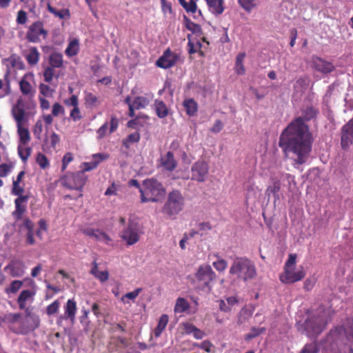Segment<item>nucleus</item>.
<instances>
[{"label": "nucleus", "mask_w": 353, "mask_h": 353, "mask_svg": "<svg viewBox=\"0 0 353 353\" xmlns=\"http://www.w3.org/2000/svg\"><path fill=\"white\" fill-rule=\"evenodd\" d=\"M318 111L308 106L302 112V115L293 120L282 132L279 145L288 154L292 153L294 160L298 164L304 163L312 150V137L309 127L305 124L316 117Z\"/></svg>", "instance_id": "1"}, {"label": "nucleus", "mask_w": 353, "mask_h": 353, "mask_svg": "<svg viewBox=\"0 0 353 353\" xmlns=\"http://www.w3.org/2000/svg\"><path fill=\"white\" fill-rule=\"evenodd\" d=\"M36 106L31 100L19 98L11 109V114L16 123L18 144H28L30 141V131L27 127L32 110Z\"/></svg>", "instance_id": "2"}, {"label": "nucleus", "mask_w": 353, "mask_h": 353, "mask_svg": "<svg viewBox=\"0 0 353 353\" xmlns=\"http://www.w3.org/2000/svg\"><path fill=\"white\" fill-rule=\"evenodd\" d=\"M330 350L334 353H353V327H336L331 330L326 339Z\"/></svg>", "instance_id": "3"}, {"label": "nucleus", "mask_w": 353, "mask_h": 353, "mask_svg": "<svg viewBox=\"0 0 353 353\" xmlns=\"http://www.w3.org/2000/svg\"><path fill=\"white\" fill-rule=\"evenodd\" d=\"M230 274L236 276L239 279L247 281L256 275L254 263L246 257L236 258L230 268Z\"/></svg>", "instance_id": "4"}, {"label": "nucleus", "mask_w": 353, "mask_h": 353, "mask_svg": "<svg viewBox=\"0 0 353 353\" xmlns=\"http://www.w3.org/2000/svg\"><path fill=\"white\" fill-rule=\"evenodd\" d=\"M140 193L142 203L158 202L165 195V190L157 179H149L144 180Z\"/></svg>", "instance_id": "5"}, {"label": "nucleus", "mask_w": 353, "mask_h": 353, "mask_svg": "<svg viewBox=\"0 0 353 353\" xmlns=\"http://www.w3.org/2000/svg\"><path fill=\"white\" fill-rule=\"evenodd\" d=\"M296 255L290 254L285 262L284 272L280 275V280L283 283H294L302 280L305 272L303 267L296 269Z\"/></svg>", "instance_id": "6"}, {"label": "nucleus", "mask_w": 353, "mask_h": 353, "mask_svg": "<svg viewBox=\"0 0 353 353\" xmlns=\"http://www.w3.org/2000/svg\"><path fill=\"white\" fill-rule=\"evenodd\" d=\"M141 234L137 219L130 216L127 225L121 231L119 236L128 245H132L139 241Z\"/></svg>", "instance_id": "7"}, {"label": "nucleus", "mask_w": 353, "mask_h": 353, "mask_svg": "<svg viewBox=\"0 0 353 353\" xmlns=\"http://www.w3.org/2000/svg\"><path fill=\"white\" fill-rule=\"evenodd\" d=\"M183 206L184 198L183 195L179 191L173 190L168 196V199L163 208V212L172 217L182 211Z\"/></svg>", "instance_id": "8"}, {"label": "nucleus", "mask_w": 353, "mask_h": 353, "mask_svg": "<svg viewBox=\"0 0 353 353\" xmlns=\"http://www.w3.org/2000/svg\"><path fill=\"white\" fill-rule=\"evenodd\" d=\"M86 181V177L83 172L67 174L63 176L60 181L63 186L70 189L81 191Z\"/></svg>", "instance_id": "9"}, {"label": "nucleus", "mask_w": 353, "mask_h": 353, "mask_svg": "<svg viewBox=\"0 0 353 353\" xmlns=\"http://www.w3.org/2000/svg\"><path fill=\"white\" fill-rule=\"evenodd\" d=\"M39 320L37 316L27 315L19 321L18 327L14 325L11 330L17 334H27L39 327Z\"/></svg>", "instance_id": "10"}, {"label": "nucleus", "mask_w": 353, "mask_h": 353, "mask_svg": "<svg viewBox=\"0 0 353 353\" xmlns=\"http://www.w3.org/2000/svg\"><path fill=\"white\" fill-rule=\"evenodd\" d=\"M322 312L323 313L316 318L311 319L305 322V330L310 336L321 333L327 322V312L323 310Z\"/></svg>", "instance_id": "11"}, {"label": "nucleus", "mask_w": 353, "mask_h": 353, "mask_svg": "<svg viewBox=\"0 0 353 353\" xmlns=\"http://www.w3.org/2000/svg\"><path fill=\"white\" fill-rule=\"evenodd\" d=\"M180 59V55L172 52L169 48L165 50L163 54L156 61V65L163 69H168L174 66Z\"/></svg>", "instance_id": "12"}, {"label": "nucleus", "mask_w": 353, "mask_h": 353, "mask_svg": "<svg viewBox=\"0 0 353 353\" xmlns=\"http://www.w3.org/2000/svg\"><path fill=\"white\" fill-rule=\"evenodd\" d=\"M208 172L209 165L208 163L204 161H198L191 168V179L198 182H203L206 179Z\"/></svg>", "instance_id": "13"}, {"label": "nucleus", "mask_w": 353, "mask_h": 353, "mask_svg": "<svg viewBox=\"0 0 353 353\" xmlns=\"http://www.w3.org/2000/svg\"><path fill=\"white\" fill-rule=\"evenodd\" d=\"M196 279L205 287H210L211 282L215 279V273L209 265H201L196 274Z\"/></svg>", "instance_id": "14"}, {"label": "nucleus", "mask_w": 353, "mask_h": 353, "mask_svg": "<svg viewBox=\"0 0 353 353\" xmlns=\"http://www.w3.org/2000/svg\"><path fill=\"white\" fill-rule=\"evenodd\" d=\"M47 34V31L43 28V23L40 21H37L29 27L27 38L30 41L37 43L40 41L41 37L45 39Z\"/></svg>", "instance_id": "15"}, {"label": "nucleus", "mask_w": 353, "mask_h": 353, "mask_svg": "<svg viewBox=\"0 0 353 353\" xmlns=\"http://www.w3.org/2000/svg\"><path fill=\"white\" fill-rule=\"evenodd\" d=\"M353 143V117L341 128V145L347 150Z\"/></svg>", "instance_id": "16"}, {"label": "nucleus", "mask_w": 353, "mask_h": 353, "mask_svg": "<svg viewBox=\"0 0 353 353\" xmlns=\"http://www.w3.org/2000/svg\"><path fill=\"white\" fill-rule=\"evenodd\" d=\"M26 265L21 260H12L5 268L4 271L12 277H21L25 273Z\"/></svg>", "instance_id": "17"}, {"label": "nucleus", "mask_w": 353, "mask_h": 353, "mask_svg": "<svg viewBox=\"0 0 353 353\" xmlns=\"http://www.w3.org/2000/svg\"><path fill=\"white\" fill-rule=\"evenodd\" d=\"M32 79L33 77L32 74H27L24 75L19 82V85L21 92L29 97L28 99L25 98H23V99L26 101L31 100L34 103V101L31 99L35 93V90L30 83V81H32ZM21 98L23 99V97Z\"/></svg>", "instance_id": "18"}, {"label": "nucleus", "mask_w": 353, "mask_h": 353, "mask_svg": "<svg viewBox=\"0 0 353 353\" xmlns=\"http://www.w3.org/2000/svg\"><path fill=\"white\" fill-rule=\"evenodd\" d=\"M312 67L316 71L325 74L330 73L335 69V67L332 62L325 61L317 57L312 59Z\"/></svg>", "instance_id": "19"}, {"label": "nucleus", "mask_w": 353, "mask_h": 353, "mask_svg": "<svg viewBox=\"0 0 353 353\" xmlns=\"http://www.w3.org/2000/svg\"><path fill=\"white\" fill-rule=\"evenodd\" d=\"M3 64L6 68V75H12L15 73L17 69L22 67L20 58L17 55H11L3 60Z\"/></svg>", "instance_id": "20"}, {"label": "nucleus", "mask_w": 353, "mask_h": 353, "mask_svg": "<svg viewBox=\"0 0 353 353\" xmlns=\"http://www.w3.org/2000/svg\"><path fill=\"white\" fill-rule=\"evenodd\" d=\"M35 292L32 290H22L17 299V303L21 310L26 308L28 304H30L34 301Z\"/></svg>", "instance_id": "21"}, {"label": "nucleus", "mask_w": 353, "mask_h": 353, "mask_svg": "<svg viewBox=\"0 0 353 353\" xmlns=\"http://www.w3.org/2000/svg\"><path fill=\"white\" fill-rule=\"evenodd\" d=\"M161 166L167 171H173L177 165V162L174 157V154L172 152L169 151L163 156H161Z\"/></svg>", "instance_id": "22"}, {"label": "nucleus", "mask_w": 353, "mask_h": 353, "mask_svg": "<svg viewBox=\"0 0 353 353\" xmlns=\"http://www.w3.org/2000/svg\"><path fill=\"white\" fill-rule=\"evenodd\" d=\"M28 196H20L14 200L15 210L12 212L13 216L17 219H21L26 210L24 203L28 201Z\"/></svg>", "instance_id": "23"}, {"label": "nucleus", "mask_w": 353, "mask_h": 353, "mask_svg": "<svg viewBox=\"0 0 353 353\" xmlns=\"http://www.w3.org/2000/svg\"><path fill=\"white\" fill-rule=\"evenodd\" d=\"M209 11L217 16L221 14L224 11L223 0H205Z\"/></svg>", "instance_id": "24"}, {"label": "nucleus", "mask_w": 353, "mask_h": 353, "mask_svg": "<svg viewBox=\"0 0 353 353\" xmlns=\"http://www.w3.org/2000/svg\"><path fill=\"white\" fill-rule=\"evenodd\" d=\"M77 312V304L74 299L68 300L66 305L64 306V319H70L74 322Z\"/></svg>", "instance_id": "25"}, {"label": "nucleus", "mask_w": 353, "mask_h": 353, "mask_svg": "<svg viewBox=\"0 0 353 353\" xmlns=\"http://www.w3.org/2000/svg\"><path fill=\"white\" fill-rule=\"evenodd\" d=\"M79 40L77 38H70L65 50V53L68 57H72L79 53Z\"/></svg>", "instance_id": "26"}, {"label": "nucleus", "mask_w": 353, "mask_h": 353, "mask_svg": "<svg viewBox=\"0 0 353 353\" xmlns=\"http://www.w3.org/2000/svg\"><path fill=\"white\" fill-rule=\"evenodd\" d=\"M152 99L151 94H146L145 96L137 97L132 101V107L135 108L136 110H140L145 108Z\"/></svg>", "instance_id": "27"}, {"label": "nucleus", "mask_w": 353, "mask_h": 353, "mask_svg": "<svg viewBox=\"0 0 353 353\" xmlns=\"http://www.w3.org/2000/svg\"><path fill=\"white\" fill-rule=\"evenodd\" d=\"M168 323V316L167 314H162L159 320L158 325L154 330V335L156 338L161 336L163 331L166 327Z\"/></svg>", "instance_id": "28"}, {"label": "nucleus", "mask_w": 353, "mask_h": 353, "mask_svg": "<svg viewBox=\"0 0 353 353\" xmlns=\"http://www.w3.org/2000/svg\"><path fill=\"white\" fill-rule=\"evenodd\" d=\"M245 57V53L241 52L237 55V57L236 58L234 70H235V72L239 75H243L245 72V67L243 63Z\"/></svg>", "instance_id": "29"}, {"label": "nucleus", "mask_w": 353, "mask_h": 353, "mask_svg": "<svg viewBox=\"0 0 353 353\" xmlns=\"http://www.w3.org/2000/svg\"><path fill=\"white\" fill-rule=\"evenodd\" d=\"M183 106L185 109L187 114L189 116H193L198 110L197 103L192 99H185L183 101Z\"/></svg>", "instance_id": "30"}, {"label": "nucleus", "mask_w": 353, "mask_h": 353, "mask_svg": "<svg viewBox=\"0 0 353 353\" xmlns=\"http://www.w3.org/2000/svg\"><path fill=\"white\" fill-rule=\"evenodd\" d=\"M47 8L50 13L54 14L55 17L59 18L60 19L70 18V14L68 9H62L61 10H57L54 8H53L50 3H48Z\"/></svg>", "instance_id": "31"}, {"label": "nucleus", "mask_w": 353, "mask_h": 353, "mask_svg": "<svg viewBox=\"0 0 353 353\" xmlns=\"http://www.w3.org/2000/svg\"><path fill=\"white\" fill-rule=\"evenodd\" d=\"M190 308V304L186 299L179 297L176 299L174 311L175 313H182Z\"/></svg>", "instance_id": "32"}, {"label": "nucleus", "mask_w": 353, "mask_h": 353, "mask_svg": "<svg viewBox=\"0 0 353 353\" xmlns=\"http://www.w3.org/2000/svg\"><path fill=\"white\" fill-rule=\"evenodd\" d=\"M154 108L156 113L159 118H165L168 114V109L162 101L156 100Z\"/></svg>", "instance_id": "33"}, {"label": "nucleus", "mask_w": 353, "mask_h": 353, "mask_svg": "<svg viewBox=\"0 0 353 353\" xmlns=\"http://www.w3.org/2000/svg\"><path fill=\"white\" fill-rule=\"evenodd\" d=\"M28 144H18L17 151L19 156L21 160L25 163L30 156L32 149L27 146Z\"/></svg>", "instance_id": "34"}, {"label": "nucleus", "mask_w": 353, "mask_h": 353, "mask_svg": "<svg viewBox=\"0 0 353 353\" xmlns=\"http://www.w3.org/2000/svg\"><path fill=\"white\" fill-rule=\"evenodd\" d=\"M50 67L53 68H59L63 65V56L58 52H54L50 56Z\"/></svg>", "instance_id": "35"}, {"label": "nucleus", "mask_w": 353, "mask_h": 353, "mask_svg": "<svg viewBox=\"0 0 353 353\" xmlns=\"http://www.w3.org/2000/svg\"><path fill=\"white\" fill-rule=\"evenodd\" d=\"M185 27L188 30L191 31L194 34H197L198 36H201L203 34L201 27L199 25L192 22L185 17Z\"/></svg>", "instance_id": "36"}, {"label": "nucleus", "mask_w": 353, "mask_h": 353, "mask_svg": "<svg viewBox=\"0 0 353 353\" xmlns=\"http://www.w3.org/2000/svg\"><path fill=\"white\" fill-rule=\"evenodd\" d=\"M140 140V134L139 132H135L129 134L126 139L123 140V145L126 148H129L130 145L139 142Z\"/></svg>", "instance_id": "37"}, {"label": "nucleus", "mask_w": 353, "mask_h": 353, "mask_svg": "<svg viewBox=\"0 0 353 353\" xmlns=\"http://www.w3.org/2000/svg\"><path fill=\"white\" fill-rule=\"evenodd\" d=\"M39 53L36 48H32L26 54L27 61L32 65L39 61Z\"/></svg>", "instance_id": "38"}, {"label": "nucleus", "mask_w": 353, "mask_h": 353, "mask_svg": "<svg viewBox=\"0 0 353 353\" xmlns=\"http://www.w3.org/2000/svg\"><path fill=\"white\" fill-rule=\"evenodd\" d=\"M188 51L190 54H194L199 51H200V49L202 46L201 43L200 41H197L195 43H194L192 39H190V35L188 36Z\"/></svg>", "instance_id": "39"}, {"label": "nucleus", "mask_w": 353, "mask_h": 353, "mask_svg": "<svg viewBox=\"0 0 353 353\" xmlns=\"http://www.w3.org/2000/svg\"><path fill=\"white\" fill-rule=\"evenodd\" d=\"M23 281L15 280L11 282L10 286L6 289L7 294H15L23 285Z\"/></svg>", "instance_id": "40"}, {"label": "nucleus", "mask_w": 353, "mask_h": 353, "mask_svg": "<svg viewBox=\"0 0 353 353\" xmlns=\"http://www.w3.org/2000/svg\"><path fill=\"white\" fill-rule=\"evenodd\" d=\"M281 189V182L279 180L273 181L272 184L270 185L266 190V194L270 196V194H273L274 196L278 194Z\"/></svg>", "instance_id": "41"}, {"label": "nucleus", "mask_w": 353, "mask_h": 353, "mask_svg": "<svg viewBox=\"0 0 353 353\" xmlns=\"http://www.w3.org/2000/svg\"><path fill=\"white\" fill-rule=\"evenodd\" d=\"M14 167V163L10 162L0 165V177H5L12 172Z\"/></svg>", "instance_id": "42"}, {"label": "nucleus", "mask_w": 353, "mask_h": 353, "mask_svg": "<svg viewBox=\"0 0 353 353\" xmlns=\"http://www.w3.org/2000/svg\"><path fill=\"white\" fill-rule=\"evenodd\" d=\"M32 132L37 139L40 140L41 139V134L43 132V121L41 119H38L36 121L32 128Z\"/></svg>", "instance_id": "43"}, {"label": "nucleus", "mask_w": 353, "mask_h": 353, "mask_svg": "<svg viewBox=\"0 0 353 353\" xmlns=\"http://www.w3.org/2000/svg\"><path fill=\"white\" fill-rule=\"evenodd\" d=\"M36 161L41 169H46L50 166L48 158L41 152L37 154Z\"/></svg>", "instance_id": "44"}, {"label": "nucleus", "mask_w": 353, "mask_h": 353, "mask_svg": "<svg viewBox=\"0 0 353 353\" xmlns=\"http://www.w3.org/2000/svg\"><path fill=\"white\" fill-rule=\"evenodd\" d=\"M141 288H137L134 291L126 293L125 295H123L121 300L123 303H128V301L127 299L129 300H134L139 294V293L141 292Z\"/></svg>", "instance_id": "45"}, {"label": "nucleus", "mask_w": 353, "mask_h": 353, "mask_svg": "<svg viewBox=\"0 0 353 353\" xmlns=\"http://www.w3.org/2000/svg\"><path fill=\"white\" fill-rule=\"evenodd\" d=\"M265 329L264 327H252L249 333H248L245 339L247 341H250L264 332Z\"/></svg>", "instance_id": "46"}, {"label": "nucleus", "mask_w": 353, "mask_h": 353, "mask_svg": "<svg viewBox=\"0 0 353 353\" xmlns=\"http://www.w3.org/2000/svg\"><path fill=\"white\" fill-rule=\"evenodd\" d=\"M54 117L64 116L65 109L59 103H54L52 106V113Z\"/></svg>", "instance_id": "47"}, {"label": "nucleus", "mask_w": 353, "mask_h": 353, "mask_svg": "<svg viewBox=\"0 0 353 353\" xmlns=\"http://www.w3.org/2000/svg\"><path fill=\"white\" fill-rule=\"evenodd\" d=\"M240 6L245 10L250 11L256 6V0H238Z\"/></svg>", "instance_id": "48"}, {"label": "nucleus", "mask_w": 353, "mask_h": 353, "mask_svg": "<svg viewBox=\"0 0 353 353\" xmlns=\"http://www.w3.org/2000/svg\"><path fill=\"white\" fill-rule=\"evenodd\" d=\"M94 239L103 242L106 244H110L112 241L110 237L104 232L97 230L94 235Z\"/></svg>", "instance_id": "49"}, {"label": "nucleus", "mask_w": 353, "mask_h": 353, "mask_svg": "<svg viewBox=\"0 0 353 353\" xmlns=\"http://www.w3.org/2000/svg\"><path fill=\"white\" fill-rule=\"evenodd\" d=\"M212 265L217 271L223 272L227 268L228 263L225 259L218 257L217 260L212 263Z\"/></svg>", "instance_id": "50"}, {"label": "nucleus", "mask_w": 353, "mask_h": 353, "mask_svg": "<svg viewBox=\"0 0 353 353\" xmlns=\"http://www.w3.org/2000/svg\"><path fill=\"white\" fill-rule=\"evenodd\" d=\"M55 76V68L48 66L43 72L44 80L47 83H50Z\"/></svg>", "instance_id": "51"}, {"label": "nucleus", "mask_w": 353, "mask_h": 353, "mask_svg": "<svg viewBox=\"0 0 353 353\" xmlns=\"http://www.w3.org/2000/svg\"><path fill=\"white\" fill-rule=\"evenodd\" d=\"M85 100L86 105L90 107L97 105L99 102L98 97L90 92L85 94Z\"/></svg>", "instance_id": "52"}, {"label": "nucleus", "mask_w": 353, "mask_h": 353, "mask_svg": "<svg viewBox=\"0 0 353 353\" xmlns=\"http://www.w3.org/2000/svg\"><path fill=\"white\" fill-rule=\"evenodd\" d=\"M24 188L20 185V183L12 181V194L18 196H23Z\"/></svg>", "instance_id": "53"}, {"label": "nucleus", "mask_w": 353, "mask_h": 353, "mask_svg": "<svg viewBox=\"0 0 353 353\" xmlns=\"http://www.w3.org/2000/svg\"><path fill=\"white\" fill-rule=\"evenodd\" d=\"M187 12H192V13H196L197 10V6L196 3L193 1L190 0V2L187 3L185 1V3L181 5Z\"/></svg>", "instance_id": "54"}, {"label": "nucleus", "mask_w": 353, "mask_h": 353, "mask_svg": "<svg viewBox=\"0 0 353 353\" xmlns=\"http://www.w3.org/2000/svg\"><path fill=\"white\" fill-rule=\"evenodd\" d=\"M63 103L66 106L74 108L79 105L78 97L77 95L73 94L70 98L64 99Z\"/></svg>", "instance_id": "55"}, {"label": "nucleus", "mask_w": 353, "mask_h": 353, "mask_svg": "<svg viewBox=\"0 0 353 353\" xmlns=\"http://www.w3.org/2000/svg\"><path fill=\"white\" fill-rule=\"evenodd\" d=\"M108 129V123L105 122L97 131V139H103L107 134Z\"/></svg>", "instance_id": "56"}, {"label": "nucleus", "mask_w": 353, "mask_h": 353, "mask_svg": "<svg viewBox=\"0 0 353 353\" xmlns=\"http://www.w3.org/2000/svg\"><path fill=\"white\" fill-rule=\"evenodd\" d=\"M40 93L45 97H50L52 94L54 90L44 83H41L39 85Z\"/></svg>", "instance_id": "57"}, {"label": "nucleus", "mask_w": 353, "mask_h": 353, "mask_svg": "<svg viewBox=\"0 0 353 353\" xmlns=\"http://www.w3.org/2000/svg\"><path fill=\"white\" fill-rule=\"evenodd\" d=\"M70 117L74 121H79L82 118L79 105L72 108L70 111Z\"/></svg>", "instance_id": "58"}, {"label": "nucleus", "mask_w": 353, "mask_h": 353, "mask_svg": "<svg viewBox=\"0 0 353 353\" xmlns=\"http://www.w3.org/2000/svg\"><path fill=\"white\" fill-rule=\"evenodd\" d=\"M252 310L248 307H243L239 312V320L241 321H245L248 317L252 314Z\"/></svg>", "instance_id": "59"}, {"label": "nucleus", "mask_w": 353, "mask_h": 353, "mask_svg": "<svg viewBox=\"0 0 353 353\" xmlns=\"http://www.w3.org/2000/svg\"><path fill=\"white\" fill-rule=\"evenodd\" d=\"M59 307V302L58 301H53L50 305H49L47 307V313L49 315H52L55 314Z\"/></svg>", "instance_id": "60"}, {"label": "nucleus", "mask_w": 353, "mask_h": 353, "mask_svg": "<svg viewBox=\"0 0 353 353\" xmlns=\"http://www.w3.org/2000/svg\"><path fill=\"white\" fill-rule=\"evenodd\" d=\"M17 23L18 24L23 25L27 21V14L25 11L21 10L17 12Z\"/></svg>", "instance_id": "61"}, {"label": "nucleus", "mask_w": 353, "mask_h": 353, "mask_svg": "<svg viewBox=\"0 0 353 353\" xmlns=\"http://www.w3.org/2000/svg\"><path fill=\"white\" fill-rule=\"evenodd\" d=\"M108 155L104 153H97L92 155V160L98 165L101 161L108 159Z\"/></svg>", "instance_id": "62"}, {"label": "nucleus", "mask_w": 353, "mask_h": 353, "mask_svg": "<svg viewBox=\"0 0 353 353\" xmlns=\"http://www.w3.org/2000/svg\"><path fill=\"white\" fill-rule=\"evenodd\" d=\"M73 160V156L72 153L67 152L63 157L62 160V170L66 169L68 165Z\"/></svg>", "instance_id": "63"}, {"label": "nucleus", "mask_w": 353, "mask_h": 353, "mask_svg": "<svg viewBox=\"0 0 353 353\" xmlns=\"http://www.w3.org/2000/svg\"><path fill=\"white\" fill-rule=\"evenodd\" d=\"M316 345L314 343H310L305 345L301 353H316Z\"/></svg>", "instance_id": "64"}]
</instances>
